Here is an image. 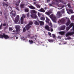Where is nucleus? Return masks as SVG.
I'll return each mask as SVG.
<instances>
[{
    "instance_id": "57",
    "label": "nucleus",
    "mask_w": 74,
    "mask_h": 74,
    "mask_svg": "<svg viewBox=\"0 0 74 74\" xmlns=\"http://www.w3.org/2000/svg\"><path fill=\"white\" fill-rule=\"evenodd\" d=\"M50 1V0H47V2L48 3Z\"/></svg>"
},
{
    "instance_id": "27",
    "label": "nucleus",
    "mask_w": 74,
    "mask_h": 74,
    "mask_svg": "<svg viewBox=\"0 0 74 74\" xmlns=\"http://www.w3.org/2000/svg\"><path fill=\"white\" fill-rule=\"evenodd\" d=\"M59 1L61 3L63 2L62 0H56V3H58Z\"/></svg>"
},
{
    "instance_id": "49",
    "label": "nucleus",
    "mask_w": 74,
    "mask_h": 74,
    "mask_svg": "<svg viewBox=\"0 0 74 74\" xmlns=\"http://www.w3.org/2000/svg\"><path fill=\"white\" fill-rule=\"evenodd\" d=\"M2 4H3V5L4 6H5V4H6V3H5V2H3V3Z\"/></svg>"
},
{
    "instance_id": "47",
    "label": "nucleus",
    "mask_w": 74,
    "mask_h": 74,
    "mask_svg": "<svg viewBox=\"0 0 74 74\" xmlns=\"http://www.w3.org/2000/svg\"><path fill=\"white\" fill-rule=\"evenodd\" d=\"M68 6L69 7V8H71V5H70V4H68Z\"/></svg>"
},
{
    "instance_id": "11",
    "label": "nucleus",
    "mask_w": 74,
    "mask_h": 74,
    "mask_svg": "<svg viewBox=\"0 0 74 74\" xmlns=\"http://www.w3.org/2000/svg\"><path fill=\"white\" fill-rule=\"evenodd\" d=\"M68 14H70V13L71 14H73V10L71 9H69L67 11Z\"/></svg>"
},
{
    "instance_id": "45",
    "label": "nucleus",
    "mask_w": 74,
    "mask_h": 74,
    "mask_svg": "<svg viewBox=\"0 0 74 74\" xmlns=\"http://www.w3.org/2000/svg\"><path fill=\"white\" fill-rule=\"evenodd\" d=\"M35 36H33L32 37H31V38L32 39H35V40H36V38H34Z\"/></svg>"
},
{
    "instance_id": "25",
    "label": "nucleus",
    "mask_w": 74,
    "mask_h": 74,
    "mask_svg": "<svg viewBox=\"0 0 74 74\" xmlns=\"http://www.w3.org/2000/svg\"><path fill=\"white\" fill-rule=\"evenodd\" d=\"M33 21H29V24H28L27 25H28L29 26H30L33 25Z\"/></svg>"
},
{
    "instance_id": "32",
    "label": "nucleus",
    "mask_w": 74,
    "mask_h": 74,
    "mask_svg": "<svg viewBox=\"0 0 74 74\" xmlns=\"http://www.w3.org/2000/svg\"><path fill=\"white\" fill-rule=\"evenodd\" d=\"M71 20L74 21V15H73L71 16Z\"/></svg>"
},
{
    "instance_id": "20",
    "label": "nucleus",
    "mask_w": 74,
    "mask_h": 74,
    "mask_svg": "<svg viewBox=\"0 0 74 74\" xmlns=\"http://www.w3.org/2000/svg\"><path fill=\"white\" fill-rule=\"evenodd\" d=\"M24 18L23 17L21 18V24H23L24 23Z\"/></svg>"
},
{
    "instance_id": "38",
    "label": "nucleus",
    "mask_w": 74,
    "mask_h": 74,
    "mask_svg": "<svg viewBox=\"0 0 74 74\" xmlns=\"http://www.w3.org/2000/svg\"><path fill=\"white\" fill-rule=\"evenodd\" d=\"M2 29H3L2 24L1 23L0 25V30H1Z\"/></svg>"
},
{
    "instance_id": "16",
    "label": "nucleus",
    "mask_w": 74,
    "mask_h": 74,
    "mask_svg": "<svg viewBox=\"0 0 74 74\" xmlns=\"http://www.w3.org/2000/svg\"><path fill=\"white\" fill-rule=\"evenodd\" d=\"M71 23V21L69 19H68L67 20V22L66 24V26H68Z\"/></svg>"
},
{
    "instance_id": "53",
    "label": "nucleus",
    "mask_w": 74,
    "mask_h": 74,
    "mask_svg": "<svg viewBox=\"0 0 74 74\" xmlns=\"http://www.w3.org/2000/svg\"><path fill=\"white\" fill-rule=\"evenodd\" d=\"M57 38L61 39V36H58V37H57Z\"/></svg>"
},
{
    "instance_id": "58",
    "label": "nucleus",
    "mask_w": 74,
    "mask_h": 74,
    "mask_svg": "<svg viewBox=\"0 0 74 74\" xmlns=\"http://www.w3.org/2000/svg\"><path fill=\"white\" fill-rule=\"evenodd\" d=\"M49 5L50 6H52V5L51 4H49Z\"/></svg>"
},
{
    "instance_id": "5",
    "label": "nucleus",
    "mask_w": 74,
    "mask_h": 74,
    "mask_svg": "<svg viewBox=\"0 0 74 74\" xmlns=\"http://www.w3.org/2000/svg\"><path fill=\"white\" fill-rule=\"evenodd\" d=\"M20 16L19 15H16V17L15 18V20H14V22L15 23H18L20 20Z\"/></svg>"
},
{
    "instance_id": "37",
    "label": "nucleus",
    "mask_w": 74,
    "mask_h": 74,
    "mask_svg": "<svg viewBox=\"0 0 74 74\" xmlns=\"http://www.w3.org/2000/svg\"><path fill=\"white\" fill-rule=\"evenodd\" d=\"M15 8L18 11H20V10L19 8L18 7L16 6L15 7Z\"/></svg>"
},
{
    "instance_id": "46",
    "label": "nucleus",
    "mask_w": 74,
    "mask_h": 74,
    "mask_svg": "<svg viewBox=\"0 0 74 74\" xmlns=\"http://www.w3.org/2000/svg\"><path fill=\"white\" fill-rule=\"evenodd\" d=\"M9 30L10 31H12L13 30V29L12 28L9 27Z\"/></svg>"
},
{
    "instance_id": "22",
    "label": "nucleus",
    "mask_w": 74,
    "mask_h": 74,
    "mask_svg": "<svg viewBox=\"0 0 74 74\" xmlns=\"http://www.w3.org/2000/svg\"><path fill=\"white\" fill-rule=\"evenodd\" d=\"M51 13V12H45V14L47 15L48 16H49V15H50Z\"/></svg>"
},
{
    "instance_id": "55",
    "label": "nucleus",
    "mask_w": 74,
    "mask_h": 74,
    "mask_svg": "<svg viewBox=\"0 0 74 74\" xmlns=\"http://www.w3.org/2000/svg\"><path fill=\"white\" fill-rule=\"evenodd\" d=\"M5 7H8V5L7 4H6V3L5 4Z\"/></svg>"
},
{
    "instance_id": "18",
    "label": "nucleus",
    "mask_w": 74,
    "mask_h": 74,
    "mask_svg": "<svg viewBox=\"0 0 74 74\" xmlns=\"http://www.w3.org/2000/svg\"><path fill=\"white\" fill-rule=\"evenodd\" d=\"M31 13L32 14H37V12L36 10H33L31 11Z\"/></svg>"
},
{
    "instance_id": "52",
    "label": "nucleus",
    "mask_w": 74,
    "mask_h": 74,
    "mask_svg": "<svg viewBox=\"0 0 74 74\" xmlns=\"http://www.w3.org/2000/svg\"><path fill=\"white\" fill-rule=\"evenodd\" d=\"M71 39V38L70 37L67 38V40H69V39Z\"/></svg>"
},
{
    "instance_id": "40",
    "label": "nucleus",
    "mask_w": 74,
    "mask_h": 74,
    "mask_svg": "<svg viewBox=\"0 0 74 74\" xmlns=\"http://www.w3.org/2000/svg\"><path fill=\"white\" fill-rule=\"evenodd\" d=\"M29 12V10L27 8H26L25 9V12Z\"/></svg>"
},
{
    "instance_id": "33",
    "label": "nucleus",
    "mask_w": 74,
    "mask_h": 74,
    "mask_svg": "<svg viewBox=\"0 0 74 74\" xmlns=\"http://www.w3.org/2000/svg\"><path fill=\"white\" fill-rule=\"evenodd\" d=\"M29 42L31 44H32L33 43V41L32 40H29Z\"/></svg>"
},
{
    "instance_id": "51",
    "label": "nucleus",
    "mask_w": 74,
    "mask_h": 74,
    "mask_svg": "<svg viewBox=\"0 0 74 74\" xmlns=\"http://www.w3.org/2000/svg\"><path fill=\"white\" fill-rule=\"evenodd\" d=\"M50 28H51V32H53V28H52V27H50Z\"/></svg>"
},
{
    "instance_id": "39",
    "label": "nucleus",
    "mask_w": 74,
    "mask_h": 74,
    "mask_svg": "<svg viewBox=\"0 0 74 74\" xmlns=\"http://www.w3.org/2000/svg\"><path fill=\"white\" fill-rule=\"evenodd\" d=\"M48 41L49 42H52L53 41V40L52 39H49Z\"/></svg>"
},
{
    "instance_id": "10",
    "label": "nucleus",
    "mask_w": 74,
    "mask_h": 74,
    "mask_svg": "<svg viewBox=\"0 0 74 74\" xmlns=\"http://www.w3.org/2000/svg\"><path fill=\"white\" fill-rule=\"evenodd\" d=\"M38 22L40 26H43L44 24V21H40L39 20H38Z\"/></svg>"
},
{
    "instance_id": "64",
    "label": "nucleus",
    "mask_w": 74,
    "mask_h": 74,
    "mask_svg": "<svg viewBox=\"0 0 74 74\" xmlns=\"http://www.w3.org/2000/svg\"><path fill=\"white\" fill-rule=\"evenodd\" d=\"M28 36L29 37H30V35H28Z\"/></svg>"
},
{
    "instance_id": "12",
    "label": "nucleus",
    "mask_w": 74,
    "mask_h": 74,
    "mask_svg": "<svg viewBox=\"0 0 74 74\" xmlns=\"http://www.w3.org/2000/svg\"><path fill=\"white\" fill-rule=\"evenodd\" d=\"M60 22L62 24H64L65 22V20L64 18H62V19H61V20H60Z\"/></svg>"
},
{
    "instance_id": "31",
    "label": "nucleus",
    "mask_w": 74,
    "mask_h": 74,
    "mask_svg": "<svg viewBox=\"0 0 74 74\" xmlns=\"http://www.w3.org/2000/svg\"><path fill=\"white\" fill-rule=\"evenodd\" d=\"M36 7L38 8H40V6L39 5H38L37 4H36Z\"/></svg>"
},
{
    "instance_id": "21",
    "label": "nucleus",
    "mask_w": 74,
    "mask_h": 74,
    "mask_svg": "<svg viewBox=\"0 0 74 74\" xmlns=\"http://www.w3.org/2000/svg\"><path fill=\"white\" fill-rule=\"evenodd\" d=\"M34 23L35 25H39V24L38 22V21H34Z\"/></svg>"
},
{
    "instance_id": "23",
    "label": "nucleus",
    "mask_w": 74,
    "mask_h": 74,
    "mask_svg": "<svg viewBox=\"0 0 74 74\" xmlns=\"http://www.w3.org/2000/svg\"><path fill=\"white\" fill-rule=\"evenodd\" d=\"M25 4H21L20 5V7L21 8H25Z\"/></svg>"
},
{
    "instance_id": "54",
    "label": "nucleus",
    "mask_w": 74,
    "mask_h": 74,
    "mask_svg": "<svg viewBox=\"0 0 74 74\" xmlns=\"http://www.w3.org/2000/svg\"><path fill=\"white\" fill-rule=\"evenodd\" d=\"M29 13H27V16L28 17H29Z\"/></svg>"
},
{
    "instance_id": "15",
    "label": "nucleus",
    "mask_w": 74,
    "mask_h": 74,
    "mask_svg": "<svg viewBox=\"0 0 74 74\" xmlns=\"http://www.w3.org/2000/svg\"><path fill=\"white\" fill-rule=\"evenodd\" d=\"M39 12L44 13L45 12V10L43 8H41L40 10H38Z\"/></svg>"
},
{
    "instance_id": "17",
    "label": "nucleus",
    "mask_w": 74,
    "mask_h": 74,
    "mask_svg": "<svg viewBox=\"0 0 74 74\" xmlns=\"http://www.w3.org/2000/svg\"><path fill=\"white\" fill-rule=\"evenodd\" d=\"M46 20L45 21L47 23H49V22H50V20L46 16Z\"/></svg>"
},
{
    "instance_id": "50",
    "label": "nucleus",
    "mask_w": 74,
    "mask_h": 74,
    "mask_svg": "<svg viewBox=\"0 0 74 74\" xmlns=\"http://www.w3.org/2000/svg\"><path fill=\"white\" fill-rule=\"evenodd\" d=\"M64 6L63 5V6H62L61 8H60V9L59 8H58V9H62V8H64Z\"/></svg>"
},
{
    "instance_id": "44",
    "label": "nucleus",
    "mask_w": 74,
    "mask_h": 74,
    "mask_svg": "<svg viewBox=\"0 0 74 74\" xmlns=\"http://www.w3.org/2000/svg\"><path fill=\"white\" fill-rule=\"evenodd\" d=\"M64 9H62V10L61 12L62 14H64Z\"/></svg>"
},
{
    "instance_id": "35",
    "label": "nucleus",
    "mask_w": 74,
    "mask_h": 74,
    "mask_svg": "<svg viewBox=\"0 0 74 74\" xmlns=\"http://www.w3.org/2000/svg\"><path fill=\"white\" fill-rule=\"evenodd\" d=\"M70 28V27H66V30L67 31H68L70 29V28Z\"/></svg>"
},
{
    "instance_id": "59",
    "label": "nucleus",
    "mask_w": 74,
    "mask_h": 74,
    "mask_svg": "<svg viewBox=\"0 0 74 74\" xmlns=\"http://www.w3.org/2000/svg\"><path fill=\"white\" fill-rule=\"evenodd\" d=\"M44 9H45V10H47V7H45V8H44Z\"/></svg>"
},
{
    "instance_id": "3",
    "label": "nucleus",
    "mask_w": 74,
    "mask_h": 74,
    "mask_svg": "<svg viewBox=\"0 0 74 74\" xmlns=\"http://www.w3.org/2000/svg\"><path fill=\"white\" fill-rule=\"evenodd\" d=\"M49 17L51 18H52V20L53 22L55 23L56 22V17L53 15V14L49 15Z\"/></svg>"
},
{
    "instance_id": "48",
    "label": "nucleus",
    "mask_w": 74,
    "mask_h": 74,
    "mask_svg": "<svg viewBox=\"0 0 74 74\" xmlns=\"http://www.w3.org/2000/svg\"><path fill=\"white\" fill-rule=\"evenodd\" d=\"M6 25H7V24L5 23L3 24L2 25L3 26H6Z\"/></svg>"
},
{
    "instance_id": "8",
    "label": "nucleus",
    "mask_w": 74,
    "mask_h": 74,
    "mask_svg": "<svg viewBox=\"0 0 74 74\" xmlns=\"http://www.w3.org/2000/svg\"><path fill=\"white\" fill-rule=\"evenodd\" d=\"M56 15L58 18H60L62 16V14L61 13V12H57Z\"/></svg>"
},
{
    "instance_id": "26",
    "label": "nucleus",
    "mask_w": 74,
    "mask_h": 74,
    "mask_svg": "<svg viewBox=\"0 0 74 74\" xmlns=\"http://www.w3.org/2000/svg\"><path fill=\"white\" fill-rule=\"evenodd\" d=\"M59 34L62 35H63L64 34L65 32H64L62 31L59 32Z\"/></svg>"
},
{
    "instance_id": "19",
    "label": "nucleus",
    "mask_w": 74,
    "mask_h": 74,
    "mask_svg": "<svg viewBox=\"0 0 74 74\" xmlns=\"http://www.w3.org/2000/svg\"><path fill=\"white\" fill-rule=\"evenodd\" d=\"M29 26V25H27L25 26V28L26 29V30L27 31H28V30H29L30 29L31 27Z\"/></svg>"
},
{
    "instance_id": "62",
    "label": "nucleus",
    "mask_w": 74,
    "mask_h": 74,
    "mask_svg": "<svg viewBox=\"0 0 74 74\" xmlns=\"http://www.w3.org/2000/svg\"><path fill=\"white\" fill-rule=\"evenodd\" d=\"M5 19H7V17L6 16H5Z\"/></svg>"
},
{
    "instance_id": "14",
    "label": "nucleus",
    "mask_w": 74,
    "mask_h": 74,
    "mask_svg": "<svg viewBox=\"0 0 74 74\" xmlns=\"http://www.w3.org/2000/svg\"><path fill=\"white\" fill-rule=\"evenodd\" d=\"M45 29L48 31H50L49 27L47 25H46L45 26Z\"/></svg>"
},
{
    "instance_id": "36",
    "label": "nucleus",
    "mask_w": 74,
    "mask_h": 74,
    "mask_svg": "<svg viewBox=\"0 0 74 74\" xmlns=\"http://www.w3.org/2000/svg\"><path fill=\"white\" fill-rule=\"evenodd\" d=\"M23 32H25L26 31V28L25 27H24L23 28Z\"/></svg>"
},
{
    "instance_id": "13",
    "label": "nucleus",
    "mask_w": 74,
    "mask_h": 74,
    "mask_svg": "<svg viewBox=\"0 0 74 74\" xmlns=\"http://www.w3.org/2000/svg\"><path fill=\"white\" fill-rule=\"evenodd\" d=\"M65 29V25H62L61 26L60 28V31L64 30Z\"/></svg>"
},
{
    "instance_id": "29",
    "label": "nucleus",
    "mask_w": 74,
    "mask_h": 74,
    "mask_svg": "<svg viewBox=\"0 0 74 74\" xmlns=\"http://www.w3.org/2000/svg\"><path fill=\"white\" fill-rule=\"evenodd\" d=\"M14 12H15V13H12V16L15 17L16 16V12L14 11Z\"/></svg>"
},
{
    "instance_id": "9",
    "label": "nucleus",
    "mask_w": 74,
    "mask_h": 74,
    "mask_svg": "<svg viewBox=\"0 0 74 74\" xmlns=\"http://www.w3.org/2000/svg\"><path fill=\"white\" fill-rule=\"evenodd\" d=\"M72 27V30L73 31H74V23H71L69 25V27L70 28H71Z\"/></svg>"
},
{
    "instance_id": "41",
    "label": "nucleus",
    "mask_w": 74,
    "mask_h": 74,
    "mask_svg": "<svg viewBox=\"0 0 74 74\" xmlns=\"http://www.w3.org/2000/svg\"><path fill=\"white\" fill-rule=\"evenodd\" d=\"M25 17H26V16L24 14H23L22 15V16L21 17V18H25Z\"/></svg>"
},
{
    "instance_id": "42",
    "label": "nucleus",
    "mask_w": 74,
    "mask_h": 74,
    "mask_svg": "<svg viewBox=\"0 0 74 74\" xmlns=\"http://www.w3.org/2000/svg\"><path fill=\"white\" fill-rule=\"evenodd\" d=\"M52 36H53V38H56V36L55 35V34H52Z\"/></svg>"
},
{
    "instance_id": "1",
    "label": "nucleus",
    "mask_w": 74,
    "mask_h": 74,
    "mask_svg": "<svg viewBox=\"0 0 74 74\" xmlns=\"http://www.w3.org/2000/svg\"><path fill=\"white\" fill-rule=\"evenodd\" d=\"M15 28H16L15 34L17 35L20 33L21 29H20V27L19 25H16Z\"/></svg>"
},
{
    "instance_id": "4",
    "label": "nucleus",
    "mask_w": 74,
    "mask_h": 74,
    "mask_svg": "<svg viewBox=\"0 0 74 74\" xmlns=\"http://www.w3.org/2000/svg\"><path fill=\"white\" fill-rule=\"evenodd\" d=\"M74 34V31L72 32H68L66 34L65 36L66 37H68L69 36H71Z\"/></svg>"
},
{
    "instance_id": "7",
    "label": "nucleus",
    "mask_w": 74,
    "mask_h": 74,
    "mask_svg": "<svg viewBox=\"0 0 74 74\" xmlns=\"http://www.w3.org/2000/svg\"><path fill=\"white\" fill-rule=\"evenodd\" d=\"M21 2V0H18L17 2H16V1H14V4H15V5H16L17 6H18L19 5V4Z\"/></svg>"
},
{
    "instance_id": "34",
    "label": "nucleus",
    "mask_w": 74,
    "mask_h": 74,
    "mask_svg": "<svg viewBox=\"0 0 74 74\" xmlns=\"http://www.w3.org/2000/svg\"><path fill=\"white\" fill-rule=\"evenodd\" d=\"M50 23H48L49 25V26H51L50 27H52V26H53V25L52 24V23H51V22H50Z\"/></svg>"
},
{
    "instance_id": "56",
    "label": "nucleus",
    "mask_w": 74,
    "mask_h": 74,
    "mask_svg": "<svg viewBox=\"0 0 74 74\" xmlns=\"http://www.w3.org/2000/svg\"><path fill=\"white\" fill-rule=\"evenodd\" d=\"M0 14H1V15H2V12L1 11H0Z\"/></svg>"
},
{
    "instance_id": "30",
    "label": "nucleus",
    "mask_w": 74,
    "mask_h": 74,
    "mask_svg": "<svg viewBox=\"0 0 74 74\" xmlns=\"http://www.w3.org/2000/svg\"><path fill=\"white\" fill-rule=\"evenodd\" d=\"M42 15V14L40 13H39V12H38V15L39 17H40L41 16V15Z\"/></svg>"
},
{
    "instance_id": "43",
    "label": "nucleus",
    "mask_w": 74,
    "mask_h": 74,
    "mask_svg": "<svg viewBox=\"0 0 74 74\" xmlns=\"http://www.w3.org/2000/svg\"><path fill=\"white\" fill-rule=\"evenodd\" d=\"M48 34L50 36V37H52V36H51V33L50 32H48Z\"/></svg>"
},
{
    "instance_id": "60",
    "label": "nucleus",
    "mask_w": 74,
    "mask_h": 74,
    "mask_svg": "<svg viewBox=\"0 0 74 74\" xmlns=\"http://www.w3.org/2000/svg\"><path fill=\"white\" fill-rule=\"evenodd\" d=\"M18 37H16V39H18Z\"/></svg>"
},
{
    "instance_id": "28",
    "label": "nucleus",
    "mask_w": 74,
    "mask_h": 74,
    "mask_svg": "<svg viewBox=\"0 0 74 74\" xmlns=\"http://www.w3.org/2000/svg\"><path fill=\"white\" fill-rule=\"evenodd\" d=\"M45 19V18L44 17H41L40 18V20H42V21H44Z\"/></svg>"
},
{
    "instance_id": "2",
    "label": "nucleus",
    "mask_w": 74,
    "mask_h": 74,
    "mask_svg": "<svg viewBox=\"0 0 74 74\" xmlns=\"http://www.w3.org/2000/svg\"><path fill=\"white\" fill-rule=\"evenodd\" d=\"M3 35L0 34V38L2 39L4 38V39H8L9 38V37L7 35L5 34V33L3 34Z\"/></svg>"
},
{
    "instance_id": "6",
    "label": "nucleus",
    "mask_w": 74,
    "mask_h": 74,
    "mask_svg": "<svg viewBox=\"0 0 74 74\" xmlns=\"http://www.w3.org/2000/svg\"><path fill=\"white\" fill-rule=\"evenodd\" d=\"M30 16L31 18L34 19H36L37 18V16L36 14H32Z\"/></svg>"
},
{
    "instance_id": "24",
    "label": "nucleus",
    "mask_w": 74,
    "mask_h": 74,
    "mask_svg": "<svg viewBox=\"0 0 74 74\" xmlns=\"http://www.w3.org/2000/svg\"><path fill=\"white\" fill-rule=\"evenodd\" d=\"M29 8H30L32 9H35L36 7H34L32 5H30L29 6Z\"/></svg>"
},
{
    "instance_id": "61",
    "label": "nucleus",
    "mask_w": 74,
    "mask_h": 74,
    "mask_svg": "<svg viewBox=\"0 0 74 74\" xmlns=\"http://www.w3.org/2000/svg\"><path fill=\"white\" fill-rule=\"evenodd\" d=\"M35 36L36 37V38H37V35H35Z\"/></svg>"
},
{
    "instance_id": "63",
    "label": "nucleus",
    "mask_w": 74,
    "mask_h": 74,
    "mask_svg": "<svg viewBox=\"0 0 74 74\" xmlns=\"http://www.w3.org/2000/svg\"><path fill=\"white\" fill-rule=\"evenodd\" d=\"M3 1H5V2H7V0H3Z\"/></svg>"
}]
</instances>
